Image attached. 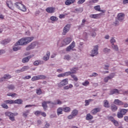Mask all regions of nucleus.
<instances>
[{
	"label": "nucleus",
	"mask_w": 128,
	"mask_h": 128,
	"mask_svg": "<svg viewBox=\"0 0 128 128\" xmlns=\"http://www.w3.org/2000/svg\"><path fill=\"white\" fill-rule=\"evenodd\" d=\"M98 54V45L94 46L93 49L90 52V56L94 58Z\"/></svg>",
	"instance_id": "1"
},
{
	"label": "nucleus",
	"mask_w": 128,
	"mask_h": 128,
	"mask_svg": "<svg viewBox=\"0 0 128 128\" xmlns=\"http://www.w3.org/2000/svg\"><path fill=\"white\" fill-rule=\"evenodd\" d=\"M14 6L16 8H18V10H20L22 12H26V7L24 4H22V2H16Z\"/></svg>",
	"instance_id": "2"
},
{
	"label": "nucleus",
	"mask_w": 128,
	"mask_h": 128,
	"mask_svg": "<svg viewBox=\"0 0 128 128\" xmlns=\"http://www.w3.org/2000/svg\"><path fill=\"white\" fill-rule=\"evenodd\" d=\"M5 114L6 116H8L10 120L12 122H14V116L18 114V113H12L10 112H6Z\"/></svg>",
	"instance_id": "3"
},
{
	"label": "nucleus",
	"mask_w": 128,
	"mask_h": 128,
	"mask_svg": "<svg viewBox=\"0 0 128 128\" xmlns=\"http://www.w3.org/2000/svg\"><path fill=\"white\" fill-rule=\"evenodd\" d=\"M38 42H33L31 44H30L26 48V50H34V48H38Z\"/></svg>",
	"instance_id": "4"
},
{
	"label": "nucleus",
	"mask_w": 128,
	"mask_h": 128,
	"mask_svg": "<svg viewBox=\"0 0 128 128\" xmlns=\"http://www.w3.org/2000/svg\"><path fill=\"white\" fill-rule=\"evenodd\" d=\"M38 42H33L31 44H30L26 48V50H34V48H38Z\"/></svg>",
	"instance_id": "5"
},
{
	"label": "nucleus",
	"mask_w": 128,
	"mask_h": 128,
	"mask_svg": "<svg viewBox=\"0 0 128 128\" xmlns=\"http://www.w3.org/2000/svg\"><path fill=\"white\" fill-rule=\"evenodd\" d=\"M70 29V24H68L65 26L63 28V32H62V36H66Z\"/></svg>",
	"instance_id": "6"
},
{
	"label": "nucleus",
	"mask_w": 128,
	"mask_h": 128,
	"mask_svg": "<svg viewBox=\"0 0 128 128\" xmlns=\"http://www.w3.org/2000/svg\"><path fill=\"white\" fill-rule=\"evenodd\" d=\"M68 84V79L66 78L62 80L58 84V88H62L64 86H66Z\"/></svg>",
	"instance_id": "7"
},
{
	"label": "nucleus",
	"mask_w": 128,
	"mask_h": 128,
	"mask_svg": "<svg viewBox=\"0 0 128 128\" xmlns=\"http://www.w3.org/2000/svg\"><path fill=\"white\" fill-rule=\"evenodd\" d=\"M78 111L76 110H74L72 112V114L69 115L68 117V120H72V118H74L76 116H78Z\"/></svg>",
	"instance_id": "8"
},
{
	"label": "nucleus",
	"mask_w": 128,
	"mask_h": 128,
	"mask_svg": "<svg viewBox=\"0 0 128 128\" xmlns=\"http://www.w3.org/2000/svg\"><path fill=\"white\" fill-rule=\"evenodd\" d=\"M72 42V38H66L64 39L62 44L63 46H66L68 44H70V42Z\"/></svg>",
	"instance_id": "9"
},
{
	"label": "nucleus",
	"mask_w": 128,
	"mask_h": 128,
	"mask_svg": "<svg viewBox=\"0 0 128 128\" xmlns=\"http://www.w3.org/2000/svg\"><path fill=\"white\" fill-rule=\"evenodd\" d=\"M75 47H76V42H74V41H73L71 43V44L68 46L67 47V48H66V51L70 52V50H72Z\"/></svg>",
	"instance_id": "10"
},
{
	"label": "nucleus",
	"mask_w": 128,
	"mask_h": 128,
	"mask_svg": "<svg viewBox=\"0 0 128 128\" xmlns=\"http://www.w3.org/2000/svg\"><path fill=\"white\" fill-rule=\"evenodd\" d=\"M25 40L26 44H30V42H32L34 38V36H30V37H26L24 38Z\"/></svg>",
	"instance_id": "11"
},
{
	"label": "nucleus",
	"mask_w": 128,
	"mask_h": 128,
	"mask_svg": "<svg viewBox=\"0 0 128 128\" xmlns=\"http://www.w3.org/2000/svg\"><path fill=\"white\" fill-rule=\"evenodd\" d=\"M114 73H112L110 74L108 76H107L104 78V82H108L110 80H112V78H114Z\"/></svg>",
	"instance_id": "12"
},
{
	"label": "nucleus",
	"mask_w": 128,
	"mask_h": 128,
	"mask_svg": "<svg viewBox=\"0 0 128 128\" xmlns=\"http://www.w3.org/2000/svg\"><path fill=\"white\" fill-rule=\"evenodd\" d=\"M48 104H50V106H52V101H44L42 102V106L44 110H46V108H48Z\"/></svg>",
	"instance_id": "13"
},
{
	"label": "nucleus",
	"mask_w": 128,
	"mask_h": 128,
	"mask_svg": "<svg viewBox=\"0 0 128 128\" xmlns=\"http://www.w3.org/2000/svg\"><path fill=\"white\" fill-rule=\"evenodd\" d=\"M46 12L48 14H54L56 12V8L54 7H48L46 9Z\"/></svg>",
	"instance_id": "14"
},
{
	"label": "nucleus",
	"mask_w": 128,
	"mask_h": 128,
	"mask_svg": "<svg viewBox=\"0 0 128 128\" xmlns=\"http://www.w3.org/2000/svg\"><path fill=\"white\" fill-rule=\"evenodd\" d=\"M16 44L18 46H24V44H26L24 38L20 39Z\"/></svg>",
	"instance_id": "15"
},
{
	"label": "nucleus",
	"mask_w": 128,
	"mask_h": 128,
	"mask_svg": "<svg viewBox=\"0 0 128 128\" xmlns=\"http://www.w3.org/2000/svg\"><path fill=\"white\" fill-rule=\"evenodd\" d=\"M120 94V90L118 89H114L110 92V94Z\"/></svg>",
	"instance_id": "16"
},
{
	"label": "nucleus",
	"mask_w": 128,
	"mask_h": 128,
	"mask_svg": "<svg viewBox=\"0 0 128 128\" xmlns=\"http://www.w3.org/2000/svg\"><path fill=\"white\" fill-rule=\"evenodd\" d=\"M12 78V76L10 74H6L3 78H0V82H4L6 80H10Z\"/></svg>",
	"instance_id": "17"
},
{
	"label": "nucleus",
	"mask_w": 128,
	"mask_h": 128,
	"mask_svg": "<svg viewBox=\"0 0 128 128\" xmlns=\"http://www.w3.org/2000/svg\"><path fill=\"white\" fill-rule=\"evenodd\" d=\"M22 48V47L18 45V44H17V43L14 44V46H13L12 50L14 52H18V50H20Z\"/></svg>",
	"instance_id": "18"
},
{
	"label": "nucleus",
	"mask_w": 128,
	"mask_h": 128,
	"mask_svg": "<svg viewBox=\"0 0 128 128\" xmlns=\"http://www.w3.org/2000/svg\"><path fill=\"white\" fill-rule=\"evenodd\" d=\"M118 20L122 22L124 20V13H119L118 15Z\"/></svg>",
	"instance_id": "19"
},
{
	"label": "nucleus",
	"mask_w": 128,
	"mask_h": 128,
	"mask_svg": "<svg viewBox=\"0 0 128 128\" xmlns=\"http://www.w3.org/2000/svg\"><path fill=\"white\" fill-rule=\"evenodd\" d=\"M64 112V108L60 107L57 109L56 113L57 116H60V114H62Z\"/></svg>",
	"instance_id": "20"
},
{
	"label": "nucleus",
	"mask_w": 128,
	"mask_h": 128,
	"mask_svg": "<svg viewBox=\"0 0 128 128\" xmlns=\"http://www.w3.org/2000/svg\"><path fill=\"white\" fill-rule=\"evenodd\" d=\"M101 14H91L90 15V18H98L100 16Z\"/></svg>",
	"instance_id": "21"
},
{
	"label": "nucleus",
	"mask_w": 128,
	"mask_h": 128,
	"mask_svg": "<svg viewBox=\"0 0 128 128\" xmlns=\"http://www.w3.org/2000/svg\"><path fill=\"white\" fill-rule=\"evenodd\" d=\"M114 104H118V106H122V104H124V102L118 99H116L114 100Z\"/></svg>",
	"instance_id": "22"
},
{
	"label": "nucleus",
	"mask_w": 128,
	"mask_h": 128,
	"mask_svg": "<svg viewBox=\"0 0 128 128\" xmlns=\"http://www.w3.org/2000/svg\"><path fill=\"white\" fill-rule=\"evenodd\" d=\"M74 2H76V0H66L65 4L66 6H70V4H74Z\"/></svg>",
	"instance_id": "23"
},
{
	"label": "nucleus",
	"mask_w": 128,
	"mask_h": 128,
	"mask_svg": "<svg viewBox=\"0 0 128 128\" xmlns=\"http://www.w3.org/2000/svg\"><path fill=\"white\" fill-rule=\"evenodd\" d=\"M100 112V108H94L91 111V114H98V112Z\"/></svg>",
	"instance_id": "24"
},
{
	"label": "nucleus",
	"mask_w": 128,
	"mask_h": 128,
	"mask_svg": "<svg viewBox=\"0 0 128 128\" xmlns=\"http://www.w3.org/2000/svg\"><path fill=\"white\" fill-rule=\"evenodd\" d=\"M62 102L59 100H55L54 102H52V106H56L57 104H62Z\"/></svg>",
	"instance_id": "25"
},
{
	"label": "nucleus",
	"mask_w": 128,
	"mask_h": 128,
	"mask_svg": "<svg viewBox=\"0 0 128 128\" xmlns=\"http://www.w3.org/2000/svg\"><path fill=\"white\" fill-rule=\"evenodd\" d=\"M6 4H7L8 8H10V10H13L12 6H13L14 4H12V1H7Z\"/></svg>",
	"instance_id": "26"
},
{
	"label": "nucleus",
	"mask_w": 128,
	"mask_h": 128,
	"mask_svg": "<svg viewBox=\"0 0 128 128\" xmlns=\"http://www.w3.org/2000/svg\"><path fill=\"white\" fill-rule=\"evenodd\" d=\"M44 61L40 60H37L34 62V66H38V64H43Z\"/></svg>",
	"instance_id": "27"
},
{
	"label": "nucleus",
	"mask_w": 128,
	"mask_h": 128,
	"mask_svg": "<svg viewBox=\"0 0 128 128\" xmlns=\"http://www.w3.org/2000/svg\"><path fill=\"white\" fill-rule=\"evenodd\" d=\"M94 118V116L90 114H86V120H90Z\"/></svg>",
	"instance_id": "28"
},
{
	"label": "nucleus",
	"mask_w": 128,
	"mask_h": 128,
	"mask_svg": "<svg viewBox=\"0 0 128 128\" xmlns=\"http://www.w3.org/2000/svg\"><path fill=\"white\" fill-rule=\"evenodd\" d=\"M30 68L29 66H24L22 68H21V70H22V72H26V70H28Z\"/></svg>",
	"instance_id": "29"
},
{
	"label": "nucleus",
	"mask_w": 128,
	"mask_h": 128,
	"mask_svg": "<svg viewBox=\"0 0 128 128\" xmlns=\"http://www.w3.org/2000/svg\"><path fill=\"white\" fill-rule=\"evenodd\" d=\"M37 76V80H44L45 78H46V76L44 75H38L36 76Z\"/></svg>",
	"instance_id": "30"
},
{
	"label": "nucleus",
	"mask_w": 128,
	"mask_h": 128,
	"mask_svg": "<svg viewBox=\"0 0 128 128\" xmlns=\"http://www.w3.org/2000/svg\"><path fill=\"white\" fill-rule=\"evenodd\" d=\"M10 42V39H6L2 40L1 42V44H8Z\"/></svg>",
	"instance_id": "31"
},
{
	"label": "nucleus",
	"mask_w": 128,
	"mask_h": 128,
	"mask_svg": "<svg viewBox=\"0 0 128 128\" xmlns=\"http://www.w3.org/2000/svg\"><path fill=\"white\" fill-rule=\"evenodd\" d=\"M111 110L112 112H116L118 110V106L114 104H112L111 106Z\"/></svg>",
	"instance_id": "32"
},
{
	"label": "nucleus",
	"mask_w": 128,
	"mask_h": 128,
	"mask_svg": "<svg viewBox=\"0 0 128 128\" xmlns=\"http://www.w3.org/2000/svg\"><path fill=\"white\" fill-rule=\"evenodd\" d=\"M30 114V110H26V111H24L23 112V116L24 118H28V114Z\"/></svg>",
	"instance_id": "33"
},
{
	"label": "nucleus",
	"mask_w": 128,
	"mask_h": 128,
	"mask_svg": "<svg viewBox=\"0 0 128 128\" xmlns=\"http://www.w3.org/2000/svg\"><path fill=\"white\" fill-rule=\"evenodd\" d=\"M29 61H30V59L28 56L23 58L22 60V62H23V64H26V62H28Z\"/></svg>",
	"instance_id": "34"
},
{
	"label": "nucleus",
	"mask_w": 128,
	"mask_h": 128,
	"mask_svg": "<svg viewBox=\"0 0 128 128\" xmlns=\"http://www.w3.org/2000/svg\"><path fill=\"white\" fill-rule=\"evenodd\" d=\"M14 104H22V99H18L14 100Z\"/></svg>",
	"instance_id": "35"
},
{
	"label": "nucleus",
	"mask_w": 128,
	"mask_h": 128,
	"mask_svg": "<svg viewBox=\"0 0 128 128\" xmlns=\"http://www.w3.org/2000/svg\"><path fill=\"white\" fill-rule=\"evenodd\" d=\"M128 112V109H122L120 110V112L122 114L123 116H124L126 112Z\"/></svg>",
	"instance_id": "36"
},
{
	"label": "nucleus",
	"mask_w": 128,
	"mask_h": 128,
	"mask_svg": "<svg viewBox=\"0 0 128 128\" xmlns=\"http://www.w3.org/2000/svg\"><path fill=\"white\" fill-rule=\"evenodd\" d=\"M4 102L5 104H14V100H6L4 101Z\"/></svg>",
	"instance_id": "37"
},
{
	"label": "nucleus",
	"mask_w": 128,
	"mask_h": 128,
	"mask_svg": "<svg viewBox=\"0 0 128 128\" xmlns=\"http://www.w3.org/2000/svg\"><path fill=\"white\" fill-rule=\"evenodd\" d=\"M104 108H110V105H108V100H104Z\"/></svg>",
	"instance_id": "38"
},
{
	"label": "nucleus",
	"mask_w": 128,
	"mask_h": 128,
	"mask_svg": "<svg viewBox=\"0 0 128 128\" xmlns=\"http://www.w3.org/2000/svg\"><path fill=\"white\" fill-rule=\"evenodd\" d=\"M64 60H72V56L69 54H66L64 56Z\"/></svg>",
	"instance_id": "39"
},
{
	"label": "nucleus",
	"mask_w": 128,
	"mask_h": 128,
	"mask_svg": "<svg viewBox=\"0 0 128 128\" xmlns=\"http://www.w3.org/2000/svg\"><path fill=\"white\" fill-rule=\"evenodd\" d=\"M63 110L65 112H70V107L63 108Z\"/></svg>",
	"instance_id": "40"
},
{
	"label": "nucleus",
	"mask_w": 128,
	"mask_h": 128,
	"mask_svg": "<svg viewBox=\"0 0 128 128\" xmlns=\"http://www.w3.org/2000/svg\"><path fill=\"white\" fill-rule=\"evenodd\" d=\"M112 48H113V50H116V52L118 50V46L115 45L114 44L112 45Z\"/></svg>",
	"instance_id": "41"
},
{
	"label": "nucleus",
	"mask_w": 128,
	"mask_h": 128,
	"mask_svg": "<svg viewBox=\"0 0 128 128\" xmlns=\"http://www.w3.org/2000/svg\"><path fill=\"white\" fill-rule=\"evenodd\" d=\"M88 84H90V82L88 80H85L82 83V86H88Z\"/></svg>",
	"instance_id": "42"
},
{
	"label": "nucleus",
	"mask_w": 128,
	"mask_h": 128,
	"mask_svg": "<svg viewBox=\"0 0 128 128\" xmlns=\"http://www.w3.org/2000/svg\"><path fill=\"white\" fill-rule=\"evenodd\" d=\"M50 20H52V22H56L58 20L56 16H52L50 17Z\"/></svg>",
	"instance_id": "43"
},
{
	"label": "nucleus",
	"mask_w": 128,
	"mask_h": 128,
	"mask_svg": "<svg viewBox=\"0 0 128 128\" xmlns=\"http://www.w3.org/2000/svg\"><path fill=\"white\" fill-rule=\"evenodd\" d=\"M7 96H12V98H14V96H18V94H16V93H14V94L8 93L7 94Z\"/></svg>",
	"instance_id": "44"
},
{
	"label": "nucleus",
	"mask_w": 128,
	"mask_h": 128,
	"mask_svg": "<svg viewBox=\"0 0 128 128\" xmlns=\"http://www.w3.org/2000/svg\"><path fill=\"white\" fill-rule=\"evenodd\" d=\"M117 116L118 118H124V115L120 112H118Z\"/></svg>",
	"instance_id": "45"
},
{
	"label": "nucleus",
	"mask_w": 128,
	"mask_h": 128,
	"mask_svg": "<svg viewBox=\"0 0 128 128\" xmlns=\"http://www.w3.org/2000/svg\"><path fill=\"white\" fill-rule=\"evenodd\" d=\"M73 86L72 84H70L69 86H64V90H69V88H72Z\"/></svg>",
	"instance_id": "46"
},
{
	"label": "nucleus",
	"mask_w": 128,
	"mask_h": 128,
	"mask_svg": "<svg viewBox=\"0 0 128 128\" xmlns=\"http://www.w3.org/2000/svg\"><path fill=\"white\" fill-rule=\"evenodd\" d=\"M98 76V74L96 72H93L92 74L90 75V78H96V76Z\"/></svg>",
	"instance_id": "47"
},
{
	"label": "nucleus",
	"mask_w": 128,
	"mask_h": 128,
	"mask_svg": "<svg viewBox=\"0 0 128 128\" xmlns=\"http://www.w3.org/2000/svg\"><path fill=\"white\" fill-rule=\"evenodd\" d=\"M94 9L95 10H97L98 12H100V5L94 6Z\"/></svg>",
	"instance_id": "48"
},
{
	"label": "nucleus",
	"mask_w": 128,
	"mask_h": 128,
	"mask_svg": "<svg viewBox=\"0 0 128 128\" xmlns=\"http://www.w3.org/2000/svg\"><path fill=\"white\" fill-rule=\"evenodd\" d=\"M76 70H78V68H73L72 69H70V72H71V74H76Z\"/></svg>",
	"instance_id": "49"
},
{
	"label": "nucleus",
	"mask_w": 128,
	"mask_h": 128,
	"mask_svg": "<svg viewBox=\"0 0 128 128\" xmlns=\"http://www.w3.org/2000/svg\"><path fill=\"white\" fill-rule=\"evenodd\" d=\"M8 90H14V86L12 84L8 85Z\"/></svg>",
	"instance_id": "50"
},
{
	"label": "nucleus",
	"mask_w": 128,
	"mask_h": 128,
	"mask_svg": "<svg viewBox=\"0 0 128 128\" xmlns=\"http://www.w3.org/2000/svg\"><path fill=\"white\" fill-rule=\"evenodd\" d=\"M110 42L112 44H112H114V43L116 42V40L114 39V38H111V39L110 40Z\"/></svg>",
	"instance_id": "51"
},
{
	"label": "nucleus",
	"mask_w": 128,
	"mask_h": 128,
	"mask_svg": "<svg viewBox=\"0 0 128 128\" xmlns=\"http://www.w3.org/2000/svg\"><path fill=\"white\" fill-rule=\"evenodd\" d=\"M103 52L105 54H108V52H110V49L108 48H104L103 50Z\"/></svg>",
	"instance_id": "52"
},
{
	"label": "nucleus",
	"mask_w": 128,
	"mask_h": 128,
	"mask_svg": "<svg viewBox=\"0 0 128 128\" xmlns=\"http://www.w3.org/2000/svg\"><path fill=\"white\" fill-rule=\"evenodd\" d=\"M1 106H2L3 108H6V109L8 108V105L6 104V103L2 104L1 105Z\"/></svg>",
	"instance_id": "53"
},
{
	"label": "nucleus",
	"mask_w": 128,
	"mask_h": 128,
	"mask_svg": "<svg viewBox=\"0 0 128 128\" xmlns=\"http://www.w3.org/2000/svg\"><path fill=\"white\" fill-rule=\"evenodd\" d=\"M72 78H74L75 82H78V77L74 74L72 75Z\"/></svg>",
	"instance_id": "54"
},
{
	"label": "nucleus",
	"mask_w": 128,
	"mask_h": 128,
	"mask_svg": "<svg viewBox=\"0 0 128 128\" xmlns=\"http://www.w3.org/2000/svg\"><path fill=\"white\" fill-rule=\"evenodd\" d=\"M108 68H110V66L108 64H104V69L106 70H108Z\"/></svg>",
	"instance_id": "55"
},
{
	"label": "nucleus",
	"mask_w": 128,
	"mask_h": 128,
	"mask_svg": "<svg viewBox=\"0 0 128 128\" xmlns=\"http://www.w3.org/2000/svg\"><path fill=\"white\" fill-rule=\"evenodd\" d=\"M84 2H86V0H78L77 4H84Z\"/></svg>",
	"instance_id": "56"
},
{
	"label": "nucleus",
	"mask_w": 128,
	"mask_h": 128,
	"mask_svg": "<svg viewBox=\"0 0 128 128\" xmlns=\"http://www.w3.org/2000/svg\"><path fill=\"white\" fill-rule=\"evenodd\" d=\"M31 80H32V82H34L36 80H38V77L37 76H33L32 79H31Z\"/></svg>",
	"instance_id": "57"
},
{
	"label": "nucleus",
	"mask_w": 128,
	"mask_h": 128,
	"mask_svg": "<svg viewBox=\"0 0 128 128\" xmlns=\"http://www.w3.org/2000/svg\"><path fill=\"white\" fill-rule=\"evenodd\" d=\"M64 74L65 76H70V74H72V73L70 72H67L64 73Z\"/></svg>",
	"instance_id": "58"
},
{
	"label": "nucleus",
	"mask_w": 128,
	"mask_h": 128,
	"mask_svg": "<svg viewBox=\"0 0 128 128\" xmlns=\"http://www.w3.org/2000/svg\"><path fill=\"white\" fill-rule=\"evenodd\" d=\"M112 122L116 126H118V121L114 120H113Z\"/></svg>",
	"instance_id": "59"
},
{
	"label": "nucleus",
	"mask_w": 128,
	"mask_h": 128,
	"mask_svg": "<svg viewBox=\"0 0 128 128\" xmlns=\"http://www.w3.org/2000/svg\"><path fill=\"white\" fill-rule=\"evenodd\" d=\"M43 60H50V58L46 56H44L43 57Z\"/></svg>",
	"instance_id": "60"
},
{
	"label": "nucleus",
	"mask_w": 128,
	"mask_h": 128,
	"mask_svg": "<svg viewBox=\"0 0 128 128\" xmlns=\"http://www.w3.org/2000/svg\"><path fill=\"white\" fill-rule=\"evenodd\" d=\"M41 112L42 111H38V110L34 112V114L36 116H40V114Z\"/></svg>",
	"instance_id": "61"
},
{
	"label": "nucleus",
	"mask_w": 128,
	"mask_h": 128,
	"mask_svg": "<svg viewBox=\"0 0 128 128\" xmlns=\"http://www.w3.org/2000/svg\"><path fill=\"white\" fill-rule=\"evenodd\" d=\"M90 34L92 38H95V36H96V33L94 32H91Z\"/></svg>",
	"instance_id": "62"
},
{
	"label": "nucleus",
	"mask_w": 128,
	"mask_h": 128,
	"mask_svg": "<svg viewBox=\"0 0 128 128\" xmlns=\"http://www.w3.org/2000/svg\"><path fill=\"white\" fill-rule=\"evenodd\" d=\"M37 94H42V90L40 89L36 90Z\"/></svg>",
	"instance_id": "63"
},
{
	"label": "nucleus",
	"mask_w": 128,
	"mask_h": 128,
	"mask_svg": "<svg viewBox=\"0 0 128 128\" xmlns=\"http://www.w3.org/2000/svg\"><path fill=\"white\" fill-rule=\"evenodd\" d=\"M50 124L49 123L46 122L44 125V128H50Z\"/></svg>",
	"instance_id": "64"
}]
</instances>
